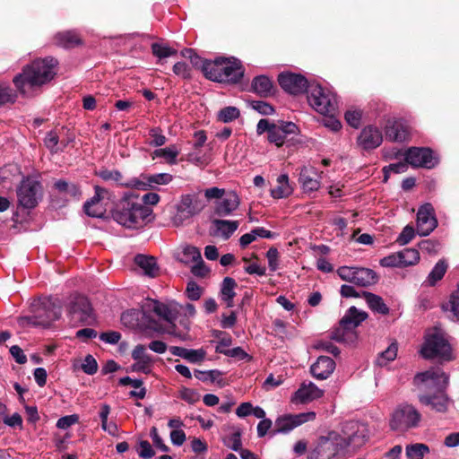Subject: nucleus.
Here are the masks:
<instances>
[{"label": "nucleus", "mask_w": 459, "mask_h": 459, "mask_svg": "<svg viewBox=\"0 0 459 459\" xmlns=\"http://www.w3.org/2000/svg\"><path fill=\"white\" fill-rule=\"evenodd\" d=\"M57 64V60L53 57L37 59L13 78V83L25 94L27 86L38 87L50 82L56 75Z\"/></svg>", "instance_id": "1"}, {"label": "nucleus", "mask_w": 459, "mask_h": 459, "mask_svg": "<svg viewBox=\"0 0 459 459\" xmlns=\"http://www.w3.org/2000/svg\"><path fill=\"white\" fill-rule=\"evenodd\" d=\"M152 210L137 202L134 197L122 199L112 212L118 224L127 229H140L151 221Z\"/></svg>", "instance_id": "2"}, {"label": "nucleus", "mask_w": 459, "mask_h": 459, "mask_svg": "<svg viewBox=\"0 0 459 459\" xmlns=\"http://www.w3.org/2000/svg\"><path fill=\"white\" fill-rule=\"evenodd\" d=\"M206 78L218 82L237 83L244 75V69L237 59L217 58L203 65Z\"/></svg>", "instance_id": "3"}, {"label": "nucleus", "mask_w": 459, "mask_h": 459, "mask_svg": "<svg viewBox=\"0 0 459 459\" xmlns=\"http://www.w3.org/2000/svg\"><path fill=\"white\" fill-rule=\"evenodd\" d=\"M32 315L22 318L23 324L49 327L53 322L58 320L62 313L61 302L58 299L44 298L32 303Z\"/></svg>", "instance_id": "4"}, {"label": "nucleus", "mask_w": 459, "mask_h": 459, "mask_svg": "<svg viewBox=\"0 0 459 459\" xmlns=\"http://www.w3.org/2000/svg\"><path fill=\"white\" fill-rule=\"evenodd\" d=\"M340 440L339 432L333 430L320 436L309 450L307 459H344Z\"/></svg>", "instance_id": "5"}, {"label": "nucleus", "mask_w": 459, "mask_h": 459, "mask_svg": "<svg viewBox=\"0 0 459 459\" xmlns=\"http://www.w3.org/2000/svg\"><path fill=\"white\" fill-rule=\"evenodd\" d=\"M368 314L351 307L341 319L339 326L335 328L331 338L339 342H353L356 338L354 330L367 319Z\"/></svg>", "instance_id": "6"}, {"label": "nucleus", "mask_w": 459, "mask_h": 459, "mask_svg": "<svg viewBox=\"0 0 459 459\" xmlns=\"http://www.w3.org/2000/svg\"><path fill=\"white\" fill-rule=\"evenodd\" d=\"M339 437V442L346 453L349 447L357 450L364 446L368 440L369 431L366 424L351 420L342 424Z\"/></svg>", "instance_id": "7"}, {"label": "nucleus", "mask_w": 459, "mask_h": 459, "mask_svg": "<svg viewBox=\"0 0 459 459\" xmlns=\"http://www.w3.org/2000/svg\"><path fill=\"white\" fill-rule=\"evenodd\" d=\"M413 383L420 394H433L446 390L448 376L440 368H430L418 373L414 377Z\"/></svg>", "instance_id": "8"}, {"label": "nucleus", "mask_w": 459, "mask_h": 459, "mask_svg": "<svg viewBox=\"0 0 459 459\" xmlns=\"http://www.w3.org/2000/svg\"><path fill=\"white\" fill-rule=\"evenodd\" d=\"M421 420V414L412 404L403 403L399 404L392 413L390 428L393 430L405 431L418 428Z\"/></svg>", "instance_id": "9"}, {"label": "nucleus", "mask_w": 459, "mask_h": 459, "mask_svg": "<svg viewBox=\"0 0 459 459\" xmlns=\"http://www.w3.org/2000/svg\"><path fill=\"white\" fill-rule=\"evenodd\" d=\"M206 206L205 199L197 193L187 194L181 196L177 205V213L174 217V224L180 226L185 221L199 214Z\"/></svg>", "instance_id": "10"}, {"label": "nucleus", "mask_w": 459, "mask_h": 459, "mask_svg": "<svg viewBox=\"0 0 459 459\" xmlns=\"http://www.w3.org/2000/svg\"><path fill=\"white\" fill-rule=\"evenodd\" d=\"M420 352L426 359L439 358L446 360L452 359L451 346L443 333L437 330L427 334Z\"/></svg>", "instance_id": "11"}, {"label": "nucleus", "mask_w": 459, "mask_h": 459, "mask_svg": "<svg viewBox=\"0 0 459 459\" xmlns=\"http://www.w3.org/2000/svg\"><path fill=\"white\" fill-rule=\"evenodd\" d=\"M307 100L309 105L322 115H330L335 111V96L319 84L309 85Z\"/></svg>", "instance_id": "12"}, {"label": "nucleus", "mask_w": 459, "mask_h": 459, "mask_svg": "<svg viewBox=\"0 0 459 459\" xmlns=\"http://www.w3.org/2000/svg\"><path fill=\"white\" fill-rule=\"evenodd\" d=\"M19 204L27 209L34 208L41 197V185L39 181L24 178L17 188Z\"/></svg>", "instance_id": "13"}, {"label": "nucleus", "mask_w": 459, "mask_h": 459, "mask_svg": "<svg viewBox=\"0 0 459 459\" xmlns=\"http://www.w3.org/2000/svg\"><path fill=\"white\" fill-rule=\"evenodd\" d=\"M68 313L74 323L91 325L94 321L91 305L89 299L83 296L76 297L71 302Z\"/></svg>", "instance_id": "14"}, {"label": "nucleus", "mask_w": 459, "mask_h": 459, "mask_svg": "<svg viewBox=\"0 0 459 459\" xmlns=\"http://www.w3.org/2000/svg\"><path fill=\"white\" fill-rule=\"evenodd\" d=\"M404 156L408 164L417 168L432 169L438 162L432 150L426 147H411L406 151Z\"/></svg>", "instance_id": "15"}, {"label": "nucleus", "mask_w": 459, "mask_h": 459, "mask_svg": "<svg viewBox=\"0 0 459 459\" xmlns=\"http://www.w3.org/2000/svg\"><path fill=\"white\" fill-rule=\"evenodd\" d=\"M278 82L286 92L292 95H298L309 90L308 82L305 76L290 72L281 73L278 75Z\"/></svg>", "instance_id": "16"}, {"label": "nucleus", "mask_w": 459, "mask_h": 459, "mask_svg": "<svg viewBox=\"0 0 459 459\" xmlns=\"http://www.w3.org/2000/svg\"><path fill=\"white\" fill-rule=\"evenodd\" d=\"M316 419L314 411L302 412L299 414H287L279 417L275 420V433H287L294 428Z\"/></svg>", "instance_id": "17"}, {"label": "nucleus", "mask_w": 459, "mask_h": 459, "mask_svg": "<svg viewBox=\"0 0 459 459\" xmlns=\"http://www.w3.org/2000/svg\"><path fill=\"white\" fill-rule=\"evenodd\" d=\"M437 226L433 207L426 204L420 207L417 213V232L420 236L429 235Z\"/></svg>", "instance_id": "18"}, {"label": "nucleus", "mask_w": 459, "mask_h": 459, "mask_svg": "<svg viewBox=\"0 0 459 459\" xmlns=\"http://www.w3.org/2000/svg\"><path fill=\"white\" fill-rule=\"evenodd\" d=\"M418 400L422 405L429 407L430 410L439 413L446 412L451 403L445 390L433 394H419Z\"/></svg>", "instance_id": "19"}, {"label": "nucleus", "mask_w": 459, "mask_h": 459, "mask_svg": "<svg viewBox=\"0 0 459 459\" xmlns=\"http://www.w3.org/2000/svg\"><path fill=\"white\" fill-rule=\"evenodd\" d=\"M383 141L381 131L373 126L364 127L357 138L358 145L363 150H372L378 147Z\"/></svg>", "instance_id": "20"}, {"label": "nucleus", "mask_w": 459, "mask_h": 459, "mask_svg": "<svg viewBox=\"0 0 459 459\" xmlns=\"http://www.w3.org/2000/svg\"><path fill=\"white\" fill-rule=\"evenodd\" d=\"M324 391L318 388L314 383H302L299 388L293 394L291 402L293 403H307L313 400L321 398Z\"/></svg>", "instance_id": "21"}, {"label": "nucleus", "mask_w": 459, "mask_h": 459, "mask_svg": "<svg viewBox=\"0 0 459 459\" xmlns=\"http://www.w3.org/2000/svg\"><path fill=\"white\" fill-rule=\"evenodd\" d=\"M297 131L298 126L292 122H281L280 125L274 124L268 134V141L275 143L277 146H281L287 135L295 134Z\"/></svg>", "instance_id": "22"}, {"label": "nucleus", "mask_w": 459, "mask_h": 459, "mask_svg": "<svg viewBox=\"0 0 459 459\" xmlns=\"http://www.w3.org/2000/svg\"><path fill=\"white\" fill-rule=\"evenodd\" d=\"M132 358L135 361L132 366V371L143 372L148 374L151 372L152 359L146 352V348L143 344H138L132 351Z\"/></svg>", "instance_id": "23"}, {"label": "nucleus", "mask_w": 459, "mask_h": 459, "mask_svg": "<svg viewBox=\"0 0 459 459\" xmlns=\"http://www.w3.org/2000/svg\"><path fill=\"white\" fill-rule=\"evenodd\" d=\"M95 195L84 204V212L91 217H100L103 214V208L100 204V201L109 198V193L107 189L96 186L94 187Z\"/></svg>", "instance_id": "24"}, {"label": "nucleus", "mask_w": 459, "mask_h": 459, "mask_svg": "<svg viewBox=\"0 0 459 459\" xmlns=\"http://www.w3.org/2000/svg\"><path fill=\"white\" fill-rule=\"evenodd\" d=\"M149 307L152 312L169 324L175 322L179 313L178 304L175 302L165 304L158 300H152Z\"/></svg>", "instance_id": "25"}, {"label": "nucleus", "mask_w": 459, "mask_h": 459, "mask_svg": "<svg viewBox=\"0 0 459 459\" xmlns=\"http://www.w3.org/2000/svg\"><path fill=\"white\" fill-rule=\"evenodd\" d=\"M335 369V362L327 356H320L315 363L310 367L312 376L318 379L324 380L328 378Z\"/></svg>", "instance_id": "26"}, {"label": "nucleus", "mask_w": 459, "mask_h": 459, "mask_svg": "<svg viewBox=\"0 0 459 459\" xmlns=\"http://www.w3.org/2000/svg\"><path fill=\"white\" fill-rule=\"evenodd\" d=\"M239 204L240 200L236 192L230 191L216 202L215 213L221 217L229 216L238 209Z\"/></svg>", "instance_id": "27"}, {"label": "nucleus", "mask_w": 459, "mask_h": 459, "mask_svg": "<svg viewBox=\"0 0 459 459\" xmlns=\"http://www.w3.org/2000/svg\"><path fill=\"white\" fill-rule=\"evenodd\" d=\"M53 43L63 48H73L82 44V39L78 31L74 30H63L56 33Z\"/></svg>", "instance_id": "28"}, {"label": "nucleus", "mask_w": 459, "mask_h": 459, "mask_svg": "<svg viewBox=\"0 0 459 459\" xmlns=\"http://www.w3.org/2000/svg\"><path fill=\"white\" fill-rule=\"evenodd\" d=\"M385 137L392 142H403L408 138L407 126L399 120L389 119L385 127Z\"/></svg>", "instance_id": "29"}, {"label": "nucleus", "mask_w": 459, "mask_h": 459, "mask_svg": "<svg viewBox=\"0 0 459 459\" xmlns=\"http://www.w3.org/2000/svg\"><path fill=\"white\" fill-rule=\"evenodd\" d=\"M146 182L138 179H133L130 183L125 184L127 186H134L136 188L145 189V186L152 187L154 185H167L173 179L172 175L169 173H159L154 175L143 176Z\"/></svg>", "instance_id": "30"}, {"label": "nucleus", "mask_w": 459, "mask_h": 459, "mask_svg": "<svg viewBox=\"0 0 459 459\" xmlns=\"http://www.w3.org/2000/svg\"><path fill=\"white\" fill-rule=\"evenodd\" d=\"M320 176L313 167L303 168L299 175V183L305 192L316 191L320 187Z\"/></svg>", "instance_id": "31"}, {"label": "nucleus", "mask_w": 459, "mask_h": 459, "mask_svg": "<svg viewBox=\"0 0 459 459\" xmlns=\"http://www.w3.org/2000/svg\"><path fill=\"white\" fill-rule=\"evenodd\" d=\"M252 91L260 97H269L273 94V83L272 80L265 75L255 76L251 83Z\"/></svg>", "instance_id": "32"}, {"label": "nucleus", "mask_w": 459, "mask_h": 459, "mask_svg": "<svg viewBox=\"0 0 459 459\" xmlns=\"http://www.w3.org/2000/svg\"><path fill=\"white\" fill-rule=\"evenodd\" d=\"M213 225V235L220 236L223 239H229L231 235L238 230V221H226V220H214Z\"/></svg>", "instance_id": "33"}, {"label": "nucleus", "mask_w": 459, "mask_h": 459, "mask_svg": "<svg viewBox=\"0 0 459 459\" xmlns=\"http://www.w3.org/2000/svg\"><path fill=\"white\" fill-rule=\"evenodd\" d=\"M134 263L150 277H156L159 273V266L153 256L140 254L134 257Z\"/></svg>", "instance_id": "34"}, {"label": "nucleus", "mask_w": 459, "mask_h": 459, "mask_svg": "<svg viewBox=\"0 0 459 459\" xmlns=\"http://www.w3.org/2000/svg\"><path fill=\"white\" fill-rule=\"evenodd\" d=\"M237 287L236 281L231 277H225L222 281L221 287V299L223 300L228 307L234 306L233 299L236 296L235 288Z\"/></svg>", "instance_id": "35"}, {"label": "nucleus", "mask_w": 459, "mask_h": 459, "mask_svg": "<svg viewBox=\"0 0 459 459\" xmlns=\"http://www.w3.org/2000/svg\"><path fill=\"white\" fill-rule=\"evenodd\" d=\"M275 233L264 228L258 227L252 230L249 233L242 235L239 238V244L242 248L247 247L249 244L256 240L257 238H273Z\"/></svg>", "instance_id": "36"}, {"label": "nucleus", "mask_w": 459, "mask_h": 459, "mask_svg": "<svg viewBox=\"0 0 459 459\" xmlns=\"http://www.w3.org/2000/svg\"><path fill=\"white\" fill-rule=\"evenodd\" d=\"M362 298L365 299L372 311L381 315H387L389 313V307L380 296L371 292L362 291Z\"/></svg>", "instance_id": "37"}, {"label": "nucleus", "mask_w": 459, "mask_h": 459, "mask_svg": "<svg viewBox=\"0 0 459 459\" xmlns=\"http://www.w3.org/2000/svg\"><path fill=\"white\" fill-rule=\"evenodd\" d=\"M292 191L288 175L281 174L277 178V186L271 190V195L275 199L285 198L290 195Z\"/></svg>", "instance_id": "38"}, {"label": "nucleus", "mask_w": 459, "mask_h": 459, "mask_svg": "<svg viewBox=\"0 0 459 459\" xmlns=\"http://www.w3.org/2000/svg\"><path fill=\"white\" fill-rule=\"evenodd\" d=\"M377 273L368 268L358 267L354 284L360 287H368L377 282Z\"/></svg>", "instance_id": "39"}, {"label": "nucleus", "mask_w": 459, "mask_h": 459, "mask_svg": "<svg viewBox=\"0 0 459 459\" xmlns=\"http://www.w3.org/2000/svg\"><path fill=\"white\" fill-rule=\"evenodd\" d=\"M446 270H447L446 263L443 260L438 261L435 264L432 271L428 275L424 283L429 286H435L436 283L444 277Z\"/></svg>", "instance_id": "40"}, {"label": "nucleus", "mask_w": 459, "mask_h": 459, "mask_svg": "<svg viewBox=\"0 0 459 459\" xmlns=\"http://www.w3.org/2000/svg\"><path fill=\"white\" fill-rule=\"evenodd\" d=\"M179 154V150L176 145H169L166 148L157 149L153 152L154 157H162L166 162L174 165L177 164V157Z\"/></svg>", "instance_id": "41"}, {"label": "nucleus", "mask_w": 459, "mask_h": 459, "mask_svg": "<svg viewBox=\"0 0 459 459\" xmlns=\"http://www.w3.org/2000/svg\"><path fill=\"white\" fill-rule=\"evenodd\" d=\"M45 146L51 152V153H57L62 151L65 146L66 143L60 142L62 147H59V135L56 131H50L47 134L44 139Z\"/></svg>", "instance_id": "42"}, {"label": "nucleus", "mask_w": 459, "mask_h": 459, "mask_svg": "<svg viewBox=\"0 0 459 459\" xmlns=\"http://www.w3.org/2000/svg\"><path fill=\"white\" fill-rule=\"evenodd\" d=\"M429 452V446L421 443H416L406 446L407 459H422Z\"/></svg>", "instance_id": "43"}, {"label": "nucleus", "mask_w": 459, "mask_h": 459, "mask_svg": "<svg viewBox=\"0 0 459 459\" xmlns=\"http://www.w3.org/2000/svg\"><path fill=\"white\" fill-rule=\"evenodd\" d=\"M403 267L416 264L420 260V253L415 248H404L400 251Z\"/></svg>", "instance_id": "44"}, {"label": "nucleus", "mask_w": 459, "mask_h": 459, "mask_svg": "<svg viewBox=\"0 0 459 459\" xmlns=\"http://www.w3.org/2000/svg\"><path fill=\"white\" fill-rule=\"evenodd\" d=\"M201 252L197 247L188 246L183 249L179 260L181 263L188 264L201 259Z\"/></svg>", "instance_id": "45"}, {"label": "nucleus", "mask_w": 459, "mask_h": 459, "mask_svg": "<svg viewBox=\"0 0 459 459\" xmlns=\"http://www.w3.org/2000/svg\"><path fill=\"white\" fill-rule=\"evenodd\" d=\"M397 345L392 343L377 359V364L380 367L385 366L389 361H393L397 356Z\"/></svg>", "instance_id": "46"}, {"label": "nucleus", "mask_w": 459, "mask_h": 459, "mask_svg": "<svg viewBox=\"0 0 459 459\" xmlns=\"http://www.w3.org/2000/svg\"><path fill=\"white\" fill-rule=\"evenodd\" d=\"M152 50L153 55L160 59L175 56L178 53L175 48L160 43H153L152 45Z\"/></svg>", "instance_id": "47"}, {"label": "nucleus", "mask_w": 459, "mask_h": 459, "mask_svg": "<svg viewBox=\"0 0 459 459\" xmlns=\"http://www.w3.org/2000/svg\"><path fill=\"white\" fill-rule=\"evenodd\" d=\"M223 444L237 452H239L242 448L241 433L235 431L232 434L223 437Z\"/></svg>", "instance_id": "48"}, {"label": "nucleus", "mask_w": 459, "mask_h": 459, "mask_svg": "<svg viewBox=\"0 0 459 459\" xmlns=\"http://www.w3.org/2000/svg\"><path fill=\"white\" fill-rule=\"evenodd\" d=\"M240 116L238 108L236 107L229 106L220 110L218 118L224 123L231 122Z\"/></svg>", "instance_id": "49"}, {"label": "nucleus", "mask_w": 459, "mask_h": 459, "mask_svg": "<svg viewBox=\"0 0 459 459\" xmlns=\"http://www.w3.org/2000/svg\"><path fill=\"white\" fill-rule=\"evenodd\" d=\"M357 270L358 267L341 266L338 268L337 273L342 281H349L354 284Z\"/></svg>", "instance_id": "50"}, {"label": "nucleus", "mask_w": 459, "mask_h": 459, "mask_svg": "<svg viewBox=\"0 0 459 459\" xmlns=\"http://www.w3.org/2000/svg\"><path fill=\"white\" fill-rule=\"evenodd\" d=\"M154 330L160 333H168L169 335L175 336L181 341H186L188 339V336L186 333H181L176 330V325L174 324V322H172V324H169V325L166 328L161 327V326H157V327H154Z\"/></svg>", "instance_id": "51"}, {"label": "nucleus", "mask_w": 459, "mask_h": 459, "mask_svg": "<svg viewBox=\"0 0 459 459\" xmlns=\"http://www.w3.org/2000/svg\"><path fill=\"white\" fill-rule=\"evenodd\" d=\"M415 237L414 228L411 225L405 226L400 235L398 236L396 242L401 245H406L412 240Z\"/></svg>", "instance_id": "52"}, {"label": "nucleus", "mask_w": 459, "mask_h": 459, "mask_svg": "<svg viewBox=\"0 0 459 459\" xmlns=\"http://www.w3.org/2000/svg\"><path fill=\"white\" fill-rule=\"evenodd\" d=\"M380 264L384 267H403L400 251L382 258Z\"/></svg>", "instance_id": "53"}, {"label": "nucleus", "mask_w": 459, "mask_h": 459, "mask_svg": "<svg viewBox=\"0 0 459 459\" xmlns=\"http://www.w3.org/2000/svg\"><path fill=\"white\" fill-rule=\"evenodd\" d=\"M97 175L105 181H114L120 185H124L120 182L122 179V174L118 170L103 169L99 171Z\"/></svg>", "instance_id": "54"}, {"label": "nucleus", "mask_w": 459, "mask_h": 459, "mask_svg": "<svg viewBox=\"0 0 459 459\" xmlns=\"http://www.w3.org/2000/svg\"><path fill=\"white\" fill-rule=\"evenodd\" d=\"M150 136L152 138V141L151 143L152 145L160 147L166 143V137L164 134H162V131L160 127H153L151 128L149 131Z\"/></svg>", "instance_id": "55"}, {"label": "nucleus", "mask_w": 459, "mask_h": 459, "mask_svg": "<svg viewBox=\"0 0 459 459\" xmlns=\"http://www.w3.org/2000/svg\"><path fill=\"white\" fill-rule=\"evenodd\" d=\"M251 105L255 110L264 116H268L274 113V108L265 101L255 100L251 103Z\"/></svg>", "instance_id": "56"}, {"label": "nucleus", "mask_w": 459, "mask_h": 459, "mask_svg": "<svg viewBox=\"0 0 459 459\" xmlns=\"http://www.w3.org/2000/svg\"><path fill=\"white\" fill-rule=\"evenodd\" d=\"M443 308L450 310L453 315L459 319V291L453 293L450 297L449 302Z\"/></svg>", "instance_id": "57"}, {"label": "nucleus", "mask_w": 459, "mask_h": 459, "mask_svg": "<svg viewBox=\"0 0 459 459\" xmlns=\"http://www.w3.org/2000/svg\"><path fill=\"white\" fill-rule=\"evenodd\" d=\"M206 356V352L203 349L199 350H189L187 349L186 354L185 356V359L188 360L191 363L201 362L204 359Z\"/></svg>", "instance_id": "58"}, {"label": "nucleus", "mask_w": 459, "mask_h": 459, "mask_svg": "<svg viewBox=\"0 0 459 459\" xmlns=\"http://www.w3.org/2000/svg\"><path fill=\"white\" fill-rule=\"evenodd\" d=\"M361 117L362 113L359 110H348L345 113V119L347 123L354 128H358L359 126Z\"/></svg>", "instance_id": "59"}, {"label": "nucleus", "mask_w": 459, "mask_h": 459, "mask_svg": "<svg viewBox=\"0 0 459 459\" xmlns=\"http://www.w3.org/2000/svg\"><path fill=\"white\" fill-rule=\"evenodd\" d=\"M82 368L88 375L95 374L98 370L96 359L91 355H87L82 364Z\"/></svg>", "instance_id": "60"}, {"label": "nucleus", "mask_w": 459, "mask_h": 459, "mask_svg": "<svg viewBox=\"0 0 459 459\" xmlns=\"http://www.w3.org/2000/svg\"><path fill=\"white\" fill-rule=\"evenodd\" d=\"M16 100V94L8 87H0V106L13 103Z\"/></svg>", "instance_id": "61"}, {"label": "nucleus", "mask_w": 459, "mask_h": 459, "mask_svg": "<svg viewBox=\"0 0 459 459\" xmlns=\"http://www.w3.org/2000/svg\"><path fill=\"white\" fill-rule=\"evenodd\" d=\"M407 164H408L407 162L406 163L397 162V163L390 164L387 167H385L384 168L385 180H387V178L390 173L398 174V173L405 172L407 169Z\"/></svg>", "instance_id": "62"}, {"label": "nucleus", "mask_w": 459, "mask_h": 459, "mask_svg": "<svg viewBox=\"0 0 459 459\" xmlns=\"http://www.w3.org/2000/svg\"><path fill=\"white\" fill-rule=\"evenodd\" d=\"M79 420L78 415L72 414L61 417L56 421V427L60 429H66L70 428L72 425L75 424Z\"/></svg>", "instance_id": "63"}, {"label": "nucleus", "mask_w": 459, "mask_h": 459, "mask_svg": "<svg viewBox=\"0 0 459 459\" xmlns=\"http://www.w3.org/2000/svg\"><path fill=\"white\" fill-rule=\"evenodd\" d=\"M266 257L268 259V265L271 271L274 272L278 269V258L279 252L275 247H270L266 253Z\"/></svg>", "instance_id": "64"}]
</instances>
